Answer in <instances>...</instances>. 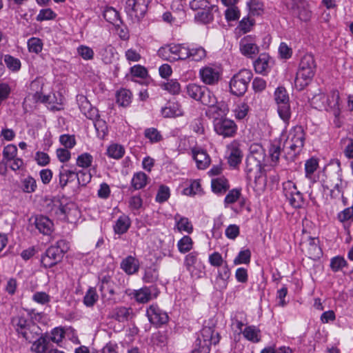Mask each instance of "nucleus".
Listing matches in <instances>:
<instances>
[{
  "instance_id": "9b49d317",
  "label": "nucleus",
  "mask_w": 353,
  "mask_h": 353,
  "mask_svg": "<svg viewBox=\"0 0 353 353\" xmlns=\"http://www.w3.org/2000/svg\"><path fill=\"white\" fill-rule=\"evenodd\" d=\"M283 193L290 204L294 208H301L304 205L303 194L297 190L292 181H288L283 184Z\"/></svg>"
},
{
  "instance_id": "6e6552de",
  "label": "nucleus",
  "mask_w": 353,
  "mask_h": 353,
  "mask_svg": "<svg viewBox=\"0 0 353 353\" xmlns=\"http://www.w3.org/2000/svg\"><path fill=\"white\" fill-rule=\"evenodd\" d=\"M150 0H127L125 11L132 22H139L146 14Z\"/></svg>"
},
{
  "instance_id": "58836bf2",
  "label": "nucleus",
  "mask_w": 353,
  "mask_h": 353,
  "mask_svg": "<svg viewBox=\"0 0 353 353\" xmlns=\"http://www.w3.org/2000/svg\"><path fill=\"white\" fill-rule=\"evenodd\" d=\"M243 334L247 340L252 343H258L261 340V331L254 325L246 327L243 331Z\"/></svg>"
},
{
  "instance_id": "39448f33",
  "label": "nucleus",
  "mask_w": 353,
  "mask_h": 353,
  "mask_svg": "<svg viewBox=\"0 0 353 353\" xmlns=\"http://www.w3.org/2000/svg\"><path fill=\"white\" fill-rule=\"evenodd\" d=\"M305 143V132L300 125L294 127L289 132L284 143V148L290 149L292 155L299 154L303 149Z\"/></svg>"
},
{
  "instance_id": "4c0bfd02",
  "label": "nucleus",
  "mask_w": 353,
  "mask_h": 353,
  "mask_svg": "<svg viewBox=\"0 0 353 353\" xmlns=\"http://www.w3.org/2000/svg\"><path fill=\"white\" fill-rule=\"evenodd\" d=\"M304 250L308 257L312 259L319 258L322 254L320 247L316 243L314 239H311L307 243H305Z\"/></svg>"
},
{
  "instance_id": "f03ea898",
  "label": "nucleus",
  "mask_w": 353,
  "mask_h": 353,
  "mask_svg": "<svg viewBox=\"0 0 353 353\" xmlns=\"http://www.w3.org/2000/svg\"><path fill=\"white\" fill-rule=\"evenodd\" d=\"M316 64L314 56L310 53L304 54L300 61L298 72L295 78V85L300 90L303 89L315 74Z\"/></svg>"
},
{
  "instance_id": "473e14b6",
  "label": "nucleus",
  "mask_w": 353,
  "mask_h": 353,
  "mask_svg": "<svg viewBox=\"0 0 353 353\" xmlns=\"http://www.w3.org/2000/svg\"><path fill=\"white\" fill-rule=\"evenodd\" d=\"M103 18L110 23L119 26L121 23L119 12L112 7H106L103 12Z\"/></svg>"
},
{
  "instance_id": "ea45409f",
  "label": "nucleus",
  "mask_w": 353,
  "mask_h": 353,
  "mask_svg": "<svg viewBox=\"0 0 353 353\" xmlns=\"http://www.w3.org/2000/svg\"><path fill=\"white\" fill-rule=\"evenodd\" d=\"M148 182V176L143 172H139L133 175L131 184L134 190L144 188Z\"/></svg>"
},
{
  "instance_id": "79ce46f5",
  "label": "nucleus",
  "mask_w": 353,
  "mask_h": 353,
  "mask_svg": "<svg viewBox=\"0 0 353 353\" xmlns=\"http://www.w3.org/2000/svg\"><path fill=\"white\" fill-rule=\"evenodd\" d=\"M125 154L124 148L119 144H112L107 150V154L109 157L114 159H120Z\"/></svg>"
},
{
  "instance_id": "412c9836",
  "label": "nucleus",
  "mask_w": 353,
  "mask_h": 353,
  "mask_svg": "<svg viewBox=\"0 0 353 353\" xmlns=\"http://www.w3.org/2000/svg\"><path fill=\"white\" fill-rule=\"evenodd\" d=\"M109 316L120 323H124L131 320L134 314L132 307L118 306L110 312Z\"/></svg>"
},
{
  "instance_id": "680f3d73",
  "label": "nucleus",
  "mask_w": 353,
  "mask_h": 353,
  "mask_svg": "<svg viewBox=\"0 0 353 353\" xmlns=\"http://www.w3.org/2000/svg\"><path fill=\"white\" fill-rule=\"evenodd\" d=\"M319 166L318 160L315 158H311L306 161L305 163V175L307 177H310L311 175L316 171Z\"/></svg>"
},
{
  "instance_id": "2f4dec72",
  "label": "nucleus",
  "mask_w": 353,
  "mask_h": 353,
  "mask_svg": "<svg viewBox=\"0 0 353 353\" xmlns=\"http://www.w3.org/2000/svg\"><path fill=\"white\" fill-rule=\"evenodd\" d=\"M131 225L130 218L125 214L120 216L114 225V231L117 234H123L125 233Z\"/></svg>"
},
{
  "instance_id": "6ab92c4d",
  "label": "nucleus",
  "mask_w": 353,
  "mask_h": 353,
  "mask_svg": "<svg viewBox=\"0 0 353 353\" xmlns=\"http://www.w3.org/2000/svg\"><path fill=\"white\" fill-rule=\"evenodd\" d=\"M339 99V92L337 90H332L326 94L324 110L331 111L336 118L341 114Z\"/></svg>"
},
{
  "instance_id": "774afa93",
  "label": "nucleus",
  "mask_w": 353,
  "mask_h": 353,
  "mask_svg": "<svg viewBox=\"0 0 353 353\" xmlns=\"http://www.w3.org/2000/svg\"><path fill=\"white\" fill-rule=\"evenodd\" d=\"M77 52L84 60H91L94 57L93 50L86 46H80L77 48Z\"/></svg>"
},
{
  "instance_id": "69168bd1",
  "label": "nucleus",
  "mask_w": 353,
  "mask_h": 353,
  "mask_svg": "<svg viewBox=\"0 0 353 353\" xmlns=\"http://www.w3.org/2000/svg\"><path fill=\"white\" fill-rule=\"evenodd\" d=\"M347 265V262L342 256H335L331 259L330 268L334 272H338Z\"/></svg>"
},
{
  "instance_id": "4468645a",
  "label": "nucleus",
  "mask_w": 353,
  "mask_h": 353,
  "mask_svg": "<svg viewBox=\"0 0 353 353\" xmlns=\"http://www.w3.org/2000/svg\"><path fill=\"white\" fill-rule=\"evenodd\" d=\"M221 70L215 65H206L199 70V76L202 82L206 85H214L221 79Z\"/></svg>"
},
{
  "instance_id": "5701e85b",
  "label": "nucleus",
  "mask_w": 353,
  "mask_h": 353,
  "mask_svg": "<svg viewBox=\"0 0 353 353\" xmlns=\"http://www.w3.org/2000/svg\"><path fill=\"white\" fill-rule=\"evenodd\" d=\"M34 225L39 232L44 235H50L53 231L54 224L52 221L45 216H36Z\"/></svg>"
},
{
  "instance_id": "1a4fd4ad",
  "label": "nucleus",
  "mask_w": 353,
  "mask_h": 353,
  "mask_svg": "<svg viewBox=\"0 0 353 353\" xmlns=\"http://www.w3.org/2000/svg\"><path fill=\"white\" fill-rule=\"evenodd\" d=\"M185 43L169 44L160 48L157 52L158 55L163 60L175 62L183 61Z\"/></svg>"
},
{
  "instance_id": "4be33fe9",
  "label": "nucleus",
  "mask_w": 353,
  "mask_h": 353,
  "mask_svg": "<svg viewBox=\"0 0 353 353\" xmlns=\"http://www.w3.org/2000/svg\"><path fill=\"white\" fill-rule=\"evenodd\" d=\"M272 62L271 57L268 54H261L254 62L256 72L262 74H268L272 67Z\"/></svg>"
},
{
  "instance_id": "f8f14e48",
  "label": "nucleus",
  "mask_w": 353,
  "mask_h": 353,
  "mask_svg": "<svg viewBox=\"0 0 353 353\" xmlns=\"http://www.w3.org/2000/svg\"><path fill=\"white\" fill-rule=\"evenodd\" d=\"M60 243H58V245L48 248L45 254L41 256V262L44 268H50L61 261L63 256V251L60 247Z\"/></svg>"
},
{
  "instance_id": "09e8293b",
  "label": "nucleus",
  "mask_w": 353,
  "mask_h": 353,
  "mask_svg": "<svg viewBox=\"0 0 353 353\" xmlns=\"http://www.w3.org/2000/svg\"><path fill=\"white\" fill-rule=\"evenodd\" d=\"M145 137L150 140L151 143H157L162 140V136L160 132L154 128H149L144 131Z\"/></svg>"
},
{
  "instance_id": "0eeeda50",
  "label": "nucleus",
  "mask_w": 353,
  "mask_h": 353,
  "mask_svg": "<svg viewBox=\"0 0 353 353\" xmlns=\"http://www.w3.org/2000/svg\"><path fill=\"white\" fill-rule=\"evenodd\" d=\"M252 78V72L247 69L241 70L234 74L230 82V88L232 94L236 96L244 94Z\"/></svg>"
},
{
  "instance_id": "4d7b16f0",
  "label": "nucleus",
  "mask_w": 353,
  "mask_h": 353,
  "mask_svg": "<svg viewBox=\"0 0 353 353\" xmlns=\"http://www.w3.org/2000/svg\"><path fill=\"white\" fill-rule=\"evenodd\" d=\"M247 4L252 15H260L262 13L263 4L259 0H250Z\"/></svg>"
},
{
  "instance_id": "338daca9",
  "label": "nucleus",
  "mask_w": 353,
  "mask_h": 353,
  "mask_svg": "<svg viewBox=\"0 0 353 353\" xmlns=\"http://www.w3.org/2000/svg\"><path fill=\"white\" fill-rule=\"evenodd\" d=\"M249 111V106L246 103H241L234 110V117L237 119H244Z\"/></svg>"
},
{
  "instance_id": "f704fd0d",
  "label": "nucleus",
  "mask_w": 353,
  "mask_h": 353,
  "mask_svg": "<svg viewBox=\"0 0 353 353\" xmlns=\"http://www.w3.org/2000/svg\"><path fill=\"white\" fill-rule=\"evenodd\" d=\"M74 174V171L68 169L65 165L61 166L59 174V184L60 187L63 189L68 183L72 180Z\"/></svg>"
},
{
  "instance_id": "5fc2aeb1",
  "label": "nucleus",
  "mask_w": 353,
  "mask_h": 353,
  "mask_svg": "<svg viewBox=\"0 0 353 353\" xmlns=\"http://www.w3.org/2000/svg\"><path fill=\"white\" fill-rule=\"evenodd\" d=\"M251 252L247 249L239 252L238 256L234 260V265L248 264L250 261Z\"/></svg>"
},
{
  "instance_id": "c756f323",
  "label": "nucleus",
  "mask_w": 353,
  "mask_h": 353,
  "mask_svg": "<svg viewBox=\"0 0 353 353\" xmlns=\"http://www.w3.org/2000/svg\"><path fill=\"white\" fill-rule=\"evenodd\" d=\"M116 54V49L112 45L102 46L99 52L100 58L105 64H111L114 60Z\"/></svg>"
},
{
  "instance_id": "c03bdc74",
  "label": "nucleus",
  "mask_w": 353,
  "mask_h": 353,
  "mask_svg": "<svg viewBox=\"0 0 353 353\" xmlns=\"http://www.w3.org/2000/svg\"><path fill=\"white\" fill-rule=\"evenodd\" d=\"M204 88L205 86H201L195 83H190L186 87L187 94L190 97L199 101Z\"/></svg>"
},
{
  "instance_id": "ddd939ff",
  "label": "nucleus",
  "mask_w": 353,
  "mask_h": 353,
  "mask_svg": "<svg viewBox=\"0 0 353 353\" xmlns=\"http://www.w3.org/2000/svg\"><path fill=\"white\" fill-rule=\"evenodd\" d=\"M264 159L265 154H259L257 156H254V154L248 155L245 161V172L249 178H256L259 176Z\"/></svg>"
},
{
  "instance_id": "de8ad7c7",
  "label": "nucleus",
  "mask_w": 353,
  "mask_h": 353,
  "mask_svg": "<svg viewBox=\"0 0 353 353\" xmlns=\"http://www.w3.org/2000/svg\"><path fill=\"white\" fill-rule=\"evenodd\" d=\"M21 184L23 191L26 193H32L37 189L36 180L30 176L22 179Z\"/></svg>"
},
{
  "instance_id": "3c124183",
  "label": "nucleus",
  "mask_w": 353,
  "mask_h": 353,
  "mask_svg": "<svg viewBox=\"0 0 353 353\" xmlns=\"http://www.w3.org/2000/svg\"><path fill=\"white\" fill-rule=\"evenodd\" d=\"M28 48L30 52L38 54L43 48L42 41L39 38L32 37L28 41Z\"/></svg>"
},
{
  "instance_id": "052dcab7",
  "label": "nucleus",
  "mask_w": 353,
  "mask_h": 353,
  "mask_svg": "<svg viewBox=\"0 0 353 353\" xmlns=\"http://www.w3.org/2000/svg\"><path fill=\"white\" fill-rule=\"evenodd\" d=\"M17 153V148L14 145L10 144L6 146L3 151V160L11 161L15 158Z\"/></svg>"
},
{
  "instance_id": "9d476101",
  "label": "nucleus",
  "mask_w": 353,
  "mask_h": 353,
  "mask_svg": "<svg viewBox=\"0 0 353 353\" xmlns=\"http://www.w3.org/2000/svg\"><path fill=\"white\" fill-rule=\"evenodd\" d=\"M99 291L103 302L115 303L114 295L117 294V285L109 275L103 276L99 283Z\"/></svg>"
},
{
  "instance_id": "cd10ccee",
  "label": "nucleus",
  "mask_w": 353,
  "mask_h": 353,
  "mask_svg": "<svg viewBox=\"0 0 353 353\" xmlns=\"http://www.w3.org/2000/svg\"><path fill=\"white\" fill-rule=\"evenodd\" d=\"M121 268L128 274H133L139 268V261L132 256L125 258L121 263Z\"/></svg>"
},
{
  "instance_id": "7c9ffc66",
  "label": "nucleus",
  "mask_w": 353,
  "mask_h": 353,
  "mask_svg": "<svg viewBox=\"0 0 353 353\" xmlns=\"http://www.w3.org/2000/svg\"><path fill=\"white\" fill-rule=\"evenodd\" d=\"M193 157L199 169H205L210 163V158L203 150H194Z\"/></svg>"
},
{
  "instance_id": "393cba45",
  "label": "nucleus",
  "mask_w": 353,
  "mask_h": 353,
  "mask_svg": "<svg viewBox=\"0 0 353 353\" xmlns=\"http://www.w3.org/2000/svg\"><path fill=\"white\" fill-rule=\"evenodd\" d=\"M201 339L206 346L216 345L220 340L219 332L211 327H204L201 331Z\"/></svg>"
},
{
  "instance_id": "bf43d9fd",
  "label": "nucleus",
  "mask_w": 353,
  "mask_h": 353,
  "mask_svg": "<svg viewBox=\"0 0 353 353\" xmlns=\"http://www.w3.org/2000/svg\"><path fill=\"white\" fill-rule=\"evenodd\" d=\"M64 336L65 331L63 328L55 327L51 331L50 334L48 335V339H50V341H51L54 343H59L62 341Z\"/></svg>"
},
{
  "instance_id": "b1692460",
  "label": "nucleus",
  "mask_w": 353,
  "mask_h": 353,
  "mask_svg": "<svg viewBox=\"0 0 353 353\" xmlns=\"http://www.w3.org/2000/svg\"><path fill=\"white\" fill-rule=\"evenodd\" d=\"M49 342L48 334L47 333L43 334L41 330V334L32 342L31 350L36 353H46L49 350L48 348Z\"/></svg>"
},
{
  "instance_id": "c85d7f7f",
  "label": "nucleus",
  "mask_w": 353,
  "mask_h": 353,
  "mask_svg": "<svg viewBox=\"0 0 353 353\" xmlns=\"http://www.w3.org/2000/svg\"><path fill=\"white\" fill-rule=\"evenodd\" d=\"M216 8V6H211L208 8H203L194 15V20L196 23L208 24L214 19L212 10Z\"/></svg>"
},
{
  "instance_id": "72a5a7b5",
  "label": "nucleus",
  "mask_w": 353,
  "mask_h": 353,
  "mask_svg": "<svg viewBox=\"0 0 353 353\" xmlns=\"http://www.w3.org/2000/svg\"><path fill=\"white\" fill-rule=\"evenodd\" d=\"M211 186L215 193H225L230 188L228 180L224 176L212 179Z\"/></svg>"
},
{
  "instance_id": "a19ab883",
  "label": "nucleus",
  "mask_w": 353,
  "mask_h": 353,
  "mask_svg": "<svg viewBox=\"0 0 353 353\" xmlns=\"http://www.w3.org/2000/svg\"><path fill=\"white\" fill-rule=\"evenodd\" d=\"M281 145L280 143L278 141H274L270 144L268 152L269 156L271 159L272 165H276L279 161V157L281 154Z\"/></svg>"
},
{
  "instance_id": "a18cd8bd",
  "label": "nucleus",
  "mask_w": 353,
  "mask_h": 353,
  "mask_svg": "<svg viewBox=\"0 0 353 353\" xmlns=\"http://www.w3.org/2000/svg\"><path fill=\"white\" fill-rule=\"evenodd\" d=\"M63 215L61 219L72 221L70 217L72 215H76L78 212L77 209L74 203H66L64 200L63 208Z\"/></svg>"
},
{
  "instance_id": "20e7f679",
  "label": "nucleus",
  "mask_w": 353,
  "mask_h": 353,
  "mask_svg": "<svg viewBox=\"0 0 353 353\" xmlns=\"http://www.w3.org/2000/svg\"><path fill=\"white\" fill-rule=\"evenodd\" d=\"M225 116L219 112V114L210 117L213 119L214 130L217 134L224 138L234 137L237 132V125L233 120Z\"/></svg>"
},
{
  "instance_id": "6e6d98bb",
  "label": "nucleus",
  "mask_w": 353,
  "mask_h": 353,
  "mask_svg": "<svg viewBox=\"0 0 353 353\" xmlns=\"http://www.w3.org/2000/svg\"><path fill=\"white\" fill-rule=\"evenodd\" d=\"M162 87L172 94H179L181 90V85L176 79H170L165 83Z\"/></svg>"
},
{
  "instance_id": "49530a36",
  "label": "nucleus",
  "mask_w": 353,
  "mask_h": 353,
  "mask_svg": "<svg viewBox=\"0 0 353 353\" xmlns=\"http://www.w3.org/2000/svg\"><path fill=\"white\" fill-rule=\"evenodd\" d=\"M192 245V239L189 236H183L177 243L179 251L183 254L191 250Z\"/></svg>"
},
{
  "instance_id": "2eb2a0df",
  "label": "nucleus",
  "mask_w": 353,
  "mask_h": 353,
  "mask_svg": "<svg viewBox=\"0 0 353 353\" xmlns=\"http://www.w3.org/2000/svg\"><path fill=\"white\" fill-rule=\"evenodd\" d=\"M146 316L151 324L157 327L168 322L169 316L157 305H151L146 310Z\"/></svg>"
},
{
  "instance_id": "c9c22d12",
  "label": "nucleus",
  "mask_w": 353,
  "mask_h": 353,
  "mask_svg": "<svg viewBox=\"0 0 353 353\" xmlns=\"http://www.w3.org/2000/svg\"><path fill=\"white\" fill-rule=\"evenodd\" d=\"M230 275V269L225 263L222 269L218 271V275L216 279V284L219 285V290H223L226 288Z\"/></svg>"
},
{
  "instance_id": "e433bc0d",
  "label": "nucleus",
  "mask_w": 353,
  "mask_h": 353,
  "mask_svg": "<svg viewBox=\"0 0 353 353\" xmlns=\"http://www.w3.org/2000/svg\"><path fill=\"white\" fill-rule=\"evenodd\" d=\"M161 114L164 117H175L181 116L183 112L179 104L169 103L165 107L161 109Z\"/></svg>"
},
{
  "instance_id": "f3484780",
  "label": "nucleus",
  "mask_w": 353,
  "mask_h": 353,
  "mask_svg": "<svg viewBox=\"0 0 353 353\" xmlns=\"http://www.w3.org/2000/svg\"><path fill=\"white\" fill-rule=\"evenodd\" d=\"M133 296L136 301L139 303H147L159 295L157 289L153 286L143 287L133 292Z\"/></svg>"
},
{
  "instance_id": "864d4df0",
  "label": "nucleus",
  "mask_w": 353,
  "mask_h": 353,
  "mask_svg": "<svg viewBox=\"0 0 353 353\" xmlns=\"http://www.w3.org/2000/svg\"><path fill=\"white\" fill-rule=\"evenodd\" d=\"M4 61L6 66L12 71H18L21 68V61L19 59L10 54L5 55Z\"/></svg>"
},
{
  "instance_id": "e2e57ef3",
  "label": "nucleus",
  "mask_w": 353,
  "mask_h": 353,
  "mask_svg": "<svg viewBox=\"0 0 353 353\" xmlns=\"http://www.w3.org/2000/svg\"><path fill=\"white\" fill-rule=\"evenodd\" d=\"M228 8L225 12V17L227 21H236L239 19L240 17L239 10L236 6H229Z\"/></svg>"
},
{
  "instance_id": "8fccbe9b",
  "label": "nucleus",
  "mask_w": 353,
  "mask_h": 353,
  "mask_svg": "<svg viewBox=\"0 0 353 353\" xmlns=\"http://www.w3.org/2000/svg\"><path fill=\"white\" fill-rule=\"evenodd\" d=\"M99 296L97 293V291L94 288H90L87 291L84 298L83 303L88 307H91L94 305V303L97 301Z\"/></svg>"
},
{
  "instance_id": "bb28decb",
  "label": "nucleus",
  "mask_w": 353,
  "mask_h": 353,
  "mask_svg": "<svg viewBox=\"0 0 353 353\" xmlns=\"http://www.w3.org/2000/svg\"><path fill=\"white\" fill-rule=\"evenodd\" d=\"M175 221V228L180 232H186L191 234L193 232V225L191 221L185 216H182L179 214H176L174 216Z\"/></svg>"
},
{
  "instance_id": "0e129e2a",
  "label": "nucleus",
  "mask_w": 353,
  "mask_h": 353,
  "mask_svg": "<svg viewBox=\"0 0 353 353\" xmlns=\"http://www.w3.org/2000/svg\"><path fill=\"white\" fill-rule=\"evenodd\" d=\"M325 99L326 94L324 93H319L315 94L311 101L312 104L314 106L315 108L323 110L325 108Z\"/></svg>"
},
{
  "instance_id": "aec40b11",
  "label": "nucleus",
  "mask_w": 353,
  "mask_h": 353,
  "mask_svg": "<svg viewBox=\"0 0 353 353\" xmlns=\"http://www.w3.org/2000/svg\"><path fill=\"white\" fill-rule=\"evenodd\" d=\"M228 162L230 166L235 168L241 162L243 152L238 141H233L228 145Z\"/></svg>"
},
{
  "instance_id": "603ef678",
  "label": "nucleus",
  "mask_w": 353,
  "mask_h": 353,
  "mask_svg": "<svg viewBox=\"0 0 353 353\" xmlns=\"http://www.w3.org/2000/svg\"><path fill=\"white\" fill-rule=\"evenodd\" d=\"M92 156L89 153L85 152L77 157V165L83 168H88L92 165Z\"/></svg>"
},
{
  "instance_id": "a211bd4d",
  "label": "nucleus",
  "mask_w": 353,
  "mask_h": 353,
  "mask_svg": "<svg viewBox=\"0 0 353 353\" xmlns=\"http://www.w3.org/2000/svg\"><path fill=\"white\" fill-rule=\"evenodd\" d=\"M239 48L241 52L248 57H252L259 52L256 37L252 35H247L242 38L240 41Z\"/></svg>"
},
{
  "instance_id": "423d86ee",
  "label": "nucleus",
  "mask_w": 353,
  "mask_h": 353,
  "mask_svg": "<svg viewBox=\"0 0 353 353\" xmlns=\"http://www.w3.org/2000/svg\"><path fill=\"white\" fill-rule=\"evenodd\" d=\"M274 100L277 105L279 117L288 124L291 118L289 96L283 87H279L274 92Z\"/></svg>"
},
{
  "instance_id": "7ed1b4c3",
  "label": "nucleus",
  "mask_w": 353,
  "mask_h": 353,
  "mask_svg": "<svg viewBox=\"0 0 353 353\" xmlns=\"http://www.w3.org/2000/svg\"><path fill=\"white\" fill-rule=\"evenodd\" d=\"M199 101L208 107V109L205 111V115L208 117L219 114V112L223 115H226L229 112L228 105L223 101L218 103L214 94L206 87L203 88Z\"/></svg>"
},
{
  "instance_id": "13d9d810",
  "label": "nucleus",
  "mask_w": 353,
  "mask_h": 353,
  "mask_svg": "<svg viewBox=\"0 0 353 353\" xmlns=\"http://www.w3.org/2000/svg\"><path fill=\"white\" fill-rule=\"evenodd\" d=\"M97 136L100 139H103L108 132V126L105 121L97 119L94 123Z\"/></svg>"
},
{
  "instance_id": "37998d69",
  "label": "nucleus",
  "mask_w": 353,
  "mask_h": 353,
  "mask_svg": "<svg viewBox=\"0 0 353 353\" xmlns=\"http://www.w3.org/2000/svg\"><path fill=\"white\" fill-rule=\"evenodd\" d=\"M117 102L123 107L128 106L131 103V92L126 89H121L117 93Z\"/></svg>"
},
{
  "instance_id": "dca6fc26",
  "label": "nucleus",
  "mask_w": 353,
  "mask_h": 353,
  "mask_svg": "<svg viewBox=\"0 0 353 353\" xmlns=\"http://www.w3.org/2000/svg\"><path fill=\"white\" fill-rule=\"evenodd\" d=\"M184 52L182 55L183 61L190 60L192 61L199 62L204 60L207 56V52L205 48L201 46H188L185 43Z\"/></svg>"
},
{
  "instance_id": "a878e982",
  "label": "nucleus",
  "mask_w": 353,
  "mask_h": 353,
  "mask_svg": "<svg viewBox=\"0 0 353 353\" xmlns=\"http://www.w3.org/2000/svg\"><path fill=\"white\" fill-rule=\"evenodd\" d=\"M63 203L64 201L61 200L59 198L54 197L47 204L46 210L51 215L61 219L63 214L62 211Z\"/></svg>"
},
{
  "instance_id": "f257e3e1",
  "label": "nucleus",
  "mask_w": 353,
  "mask_h": 353,
  "mask_svg": "<svg viewBox=\"0 0 353 353\" xmlns=\"http://www.w3.org/2000/svg\"><path fill=\"white\" fill-rule=\"evenodd\" d=\"M11 324L19 338L31 343L41 334V328L25 312L19 313L11 319Z\"/></svg>"
}]
</instances>
